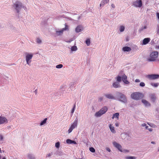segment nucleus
Returning <instances> with one entry per match:
<instances>
[{"mask_svg":"<svg viewBox=\"0 0 159 159\" xmlns=\"http://www.w3.org/2000/svg\"><path fill=\"white\" fill-rule=\"evenodd\" d=\"M158 52L157 51H153L150 54L149 57L147 58V60L148 61H154L158 57Z\"/></svg>","mask_w":159,"mask_h":159,"instance_id":"1","label":"nucleus"},{"mask_svg":"<svg viewBox=\"0 0 159 159\" xmlns=\"http://www.w3.org/2000/svg\"><path fill=\"white\" fill-rule=\"evenodd\" d=\"M143 97V94L139 92H134L131 95V97L132 99L135 100H138Z\"/></svg>","mask_w":159,"mask_h":159,"instance_id":"2","label":"nucleus"},{"mask_svg":"<svg viewBox=\"0 0 159 159\" xmlns=\"http://www.w3.org/2000/svg\"><path fill=\"white\" fill-rule=\"evenodd\" d=\"M108 110L107 107L105 106L101 109L99 111L96 112L95 114V116L98 117L105 113Z\"/></svg>","mask_w":159,"mask_h":159,"instance_id":"3","label":"nucleus"},{"mask_svg":"<svg viewBox=\"0 0 159 159\" xmlns=\"http://www.w3.org/2000/svg\"><path fill=\"white\" fill-rule=\"evenodd\" d=\"M118 99L120 101L124 103L127 102L126 97L125 94L120 93H118Z\"/></svg>","mask_w":159,"mask_h":159,"instance_id":"4","label":"nucleus"},{"mask_svg":"<svg viewBox=\"0 0 159 159\" xmlns=\"http://www.w3.org/2000/svg\"><path fill=\"white\" fill-rule=\"evenodd\" d=\"M147 77L150 80H155L159 78V75L157 74H151L147 75Z\"/></svg>","mask_w":159,"mask_h":159,"instance_id":"5","label":"nucleus"},{"mask_svg":"<svg viewBox=\"0 0 159 159\" xmlns=\"http://www.w3.org/2000/svg\"><path fill=\"white\" fill-rule=\"evenodd\" d=\"M15 6V9L16 10L17 13L19 12L20 8L22 6V3L19 2L17 1L14 4Z\"/></svg>","mask_w":159,"mask_h":159,"instance_id":"6","label":"nucleus"},{"mask_svg":"<svg viewBox=\"0 0 159 159\" xmlns=\"http://www.w3.org/2000/svg\"><path fill=\"white\" fill-rule=\"evenodd\" d=\"M33 57V55L32 54H27L26 56V60L27 63L29 65H30V64L31 62L30 60Z\"/></svg>","mask_w":159,"mask_h":159,"instance_id":"7","label":"nucleus"},{"mask_svg":"<svg viewBox=\"0 0 159 159\" xmlns=\"http://www.w3.org/2000/svg\"><path fill=\"white\" fill-rule=\"evenodd\" d=\"M133 5L135 7H140L142 6L141 0H136L133 2Z\"/></svg>","mask_w":159,"mask_h":159,"instance_id":"8","label":"nucleus"},{"mask_svg":"<svg viewBox=\"0 0 159 159\" xmlns=\"http://www.w3.org/2000/svg\"><path fill=\"white\" fill-rule=\"evenodd\" d=\"M113 144L114 147L117 148L120 151H121L122 148L121 145L116 142L113 143Z\"/></svg>","mask_w":159,"mask_h":159,"instance_id":"9","label":"nucleus"},{"mask_svg":"<svg viewBox=\"0 0 159 159\" xmlns=\"http://www.w3.org/2000/svg\"><path fill=\"white\" fill-rule=\"evenodd\" d=\"M7 119L5 117L0 116V124H2L5 123H7Z\"/></svg>","mask_w":159,"mask_h":159,"instance_id":"10","label":"nucleus"},{"mask_svg":"<svg viewBox=\"0 0 159 159\" xmlns=\"http://www.w3.org/2000/svg\"><path fill=\"white\" fill-rule=\"evenodd\" d=\"M122 81L125 84H129V82L127 80V77L125 74L122 75Z\"/></svg>","mask_w":159,"mask_h":159,"instance_id":"11","label":"nucleus"},{"mask_svg":"<svg viewBox=\"0 0 159 159\" xmlns=\"http://www.w3.org/2000/svg\"><path fill=\"white\" fill-rule=\"evenodd\" d=\"M83 30V27L81 25H79L76 28L75 30L77 33H79L82 31Z\"/></svg>","mask_w":159,"mask_h":159,"instance_id":"12","label":"nucleus"},{"mask_svg":"<svg viewBox=\"0 0 159 159\" xmlns=\"http://www.w3.org/2000/svg\"><path fill=\"white\" fill-rule=\"evenodd\" d=\"M150 38H146L143 39V44L145 45L148 43L150 41Z\"/></svg>","mask_w":159,"mask_h":159,"instance_id":"13","label":"nucleus"},{"mask_svg":"<svg viewBox=\"0 0 159 159\" xmlns=\"http://www.w3.org/2000/svg\"><path fill=\"white\" fill-rule=\"evenodd\" d=\"M105 96L107 98L110 99H115V97L112 95L111 94H106L105 95Z\"/></svg>","mask_w":159,"mask_h":159,"instance_id":"14","label":"nucleus"},{"mask_svg":"<svg viewBox=\"0 0 159 159\" xmlns=\"http://www.w3.org/2000/svg\"><path fill=\"white\" fill-rule=\"evenodd\" d=\"M66 143L67 144H76V143L75 141L74 140H71L70 139H68L66 140Z\"/></svg>","mask_w":159,"mask_h":159,"instance_id":"15","label":"nucleus"},{"mask_svg":"<svg viewBox=\"0 0 159 159\" xmlns=\"http://www.w3.org/2000/svg\"><path fill=\"white\" fill-rule=\"evenodd\" d=\"M109 1V0H103L100 4V7L103 6L104 5L108 3Z\"/></svg>","mask_w":159,"mask_h":159,"instance_id":"16","label":"nucleus"},{"mask_svg":"<svg viewBox=\"0 0 159 159\" xmlns=\"http://www.w3.org/2000/svg\"><path fill=\"white\" fill-rule=\"evenodd\" d=\"M77 121H74V122L71 125L69 129H73L75 128L77 125Z\"/></svg>","mask_w":159,"mask_h":159,"instance_id":"17","label":"nucleus"},{"mask_svg":"<svg viewBox=\"0 0 159 159\" xmlns=\"http://www.w3.org/2000/svg\"><path fill=\"white\" fill-rule=\"evenodd\" d=\"M122 49L123 50L124 52H129L131 51V49L130 48L127 46L124 47Z\"/></svg>","mask_w":159,"mask_h":159,"instance_id":"18","label":"nucleus"},{"mask_svg":"<svg viewBox=\"0 0 159 159\" xmlns=\"http://www.w3.org/2000/svg\"><path fill=\"white\" fill-rule=\"evenodd\" d=\"M142 102L146 106H150V103L144 99H143L142 101Z\"/></svg>","mask_w":159,"mask_h":159,"instance_id":"19","label":"nucleus"},{"mask_svg":"<svg viewBox=\"0 0 159 159\" xmlns=\"http://www.w3.org/2000/svg\"><path fill=\"white\" fill-rule=\"evenodd\" d=\"M150 97L152 101L154 102L156 99V98L155 95L152 94L150 95Z\"/></svg>","mask_w":159,"mask_h":159,"instance_id":"20","label":"nucleus"},{"mask_svg":"<svg viewBox=\"0 0 159 159\" xmlns=\"http://www.w3.org/2000/svg\"><path fill=\"white\" fill-rule=\"evenodd\" d=\"M119 113H116L114 114L112 117V118L113 119L114 118H117L118 120L119 119Z\"/></svg>","mask_w":159,"mask_h":159,"instance_id":"21","label":"nucleus"},{"mask_svg":"<svg viewBox=\"0 0 159 159\" xmlns=\"http://www.w3.org/2000/svg\"><path fill=\"white\" fill-rule=\"evenodd\" d=\"M56 155L58 156H61L63 155V152L61 151L57 150L55 153Z\"/></svg>","mask_w":159,"mask_h":159,"instance_id":"22","label":"nucleus"},{"mask_svg":"<svg viewBox=\"0 0 159 159\" xmlns=\"http://www.w3.org/2000/svg\"><path fill=\"white\" fill-rule=\"evenodd\" d=\"M113 86L114 88H117L120 87L119 84L117 82H114L113 84Z\"/></svg>","mask_w":159,"mask_h":159,"instance_id":"23","label":"nucleus"},{"mask_svg":"<svg viewBox=\"0 0 159 159\" xmlns=\"http://www.w3.org/2000/svg\"><path fill=\"white\" fill-rule=\"evenodd\" d=\"M47 119L46 118L44 119L43 120L41 121L40 123V125L41 126L44 125L46 123V121L47 120Z\"/></svg>","mask_w":159,"mask_h":159,"instance_id":"24","label":"nucleus"},{"mask_svg":"<svg viewBox=\"0 0 159 159\" xmlns=\"http://www.w3.org/2000/svg\"><path fill=\"white\" fill-rule=\"evenodd\" d=\"M63 32V30L62 29L61 30H60L59 31H57L56 32L57 35V36L61 35L62 34Z\"/></svg>","mask_w":159,"mask_h":159,"instance_id":"25","label":"nucleus"},{"mask_svg":"<svg viewBox=\"0 0 159 159\" xmlns=\"http://www.w3.org/2000/svg\"><path fill=\"white\" fill-rule=\"evenodd\" d=\"M137 157L134 156H129L125 157V159H136Z\"/></svg>","mask_w":159,"mask_h":159,"instance_id":"26","label":"nucleus"},{"mask_svg":"<svg viewBox=\"0 0 159 159\" xmlns=\"http://www.w3.org/2000/svg\"><path fill=\"white\" fill-rule=\"evenodd\" d=\"M28 157L29 159H35V157L31 154H29L28 155Z\"/></svg>","mask_w":159,"mask_h":159,"instance_id":"27","label":"nucleus"},{"mask_svg":"<svg viewBox=\"0 0 159 159\" xmlns=\"http://www.w3.org/2000/svg\"><path fill=\"white\" fill-rule=\"evenodd\" d=\"M71 51H76L77 49V48L76 46H73L71 47Z\"/></svg>","mask_w":159,"mask_h":159,"instance_id":"28","label":"nucleus"},{"mask_svg":"<svg viewBox=\"0 0 159 159\" xmlns=\"http://www.w3.org/2000/svg\"><path fill=\"white\" fill-rule=\"evenodd\" d=\"M60 146V142H58L56 143L55 146L57 148H59Z\"/></svg>","mask_w":159,"mask_h":159,"instance_id":"29","label":"nucleus"},{"mask_svg":"<svg viewBox=\"0 0 159 159\" xmlns=\"http://www.w3.org/2000/svg\"><path fill=\"white\" fill-rule=\"evenodd\" d=\"M120 152H123V153H126L129 152V150H128L124 149H123V150L122 149Z\"/></svg>","mask_w":159,"mask_h":159,"instance_id":"30","label":"nucleus"},{"mask_svg":"<svg viewBox=\"0 0 159 159\" xmlns=\"http://www.w3.org/2000/svg\"><path fill=\"white\" fill-rule=\"evenodd\" d=\"M86 43L88 46H89L90 44V41L89 39H88L86 40Z\"/></svg>","mask_w":159,"mask_h":159,"instance_id":"31","label":"nucleus"},{"mask_svg":"<svg viewBox=\"0 0 159 159\" xmlns=\"http://www.w3.org/2000/svg\"><path fill=\"white\" fill-rule=\"evenodd\" d=\"M158 83H151V85H152L153 86H154L155 87H157L158 86Z\"/></svg>","mask_w":159,"mask_h":159,"instance_id":"32","label":"nucleus"},{"mask_svg":"<svg viewBox=\"0 0 159 159\" xmlns=\"http://www.w3.org/2000/svg\"><path fill=\"white\" fill-rule=\"evenodd\" d=\"M89 150L90 152H92L94 153L95 152V149L93 147H90L89 148Z\"/></svg>","mask_w":159,"mask_h":159,"instance_id":"33","label":"nucleus"},{"mask_svg":"<svg viewBox=\"0 0 159 159\" xmlns=\"http://www.w3.org/2000/svg\"><path fill=\"white\" fill-rule=\"evenodd\" d=\"M125 27L123 26H121L120 27V32H123L124 30Z\"/></svg>","mask_w":159,"mask_h":159,"instance_id":"34","label":"nucleus"},{"mask_svg":"<svg viewBox=\"0 0 159 159\" xmlns=\"http://www.w3.org/2000/svg\"><path fill=\"white\" fill-rule=\"evenodd\" d=\"M116 79L117 80V81L118 82H120L121 80V78L120 76H118L116 77Z\"/></svg>","mask_w":159,"mask_h":159,"instance_id":"35","label":"nucleus"},{"mask_svg":"<svg viewBox=\"0 0 159 159\" xmlns=\"http://www.w3.org/2000/svg\"><path fill=\"white\" fill-rule=\"evenodd\" d=\"M142 126L143 127L145 126L146 129H150L149 128H148V126H147V125L145 123L143 124L142 125Z\"/></svg>","mask_w":159,"mask_h":159,"instance_id":"36","label":"nucleus"},{"mask_svg":"<svg viewBox=\"0 0 159 159\" xmlns=\"http://www.w3.org/2000/svg\"><path fill=\"white\" fill-rule=\"evenodd\" d=\"M63 66L62 64H60L56 66V67L57 68H61L63 67Z\"/></svg>","mask_w":159,"mask_h":159,"instance_id":"37","label":"nucleus"},{"mask_svg":"<svg viewBox=\"0 0 159 159\" xmlns=\"http://www.w3.org/2000/svg\"><path fill=\"white\" fill-rule=\"evenodd\" d=\"M65 28H63L62 29L63 30V31L64 30H67L68 29V26L66 25V24H65Z\"/></svg>","mask_w":159,"mask_h":159,"instance_id":"38","label":"nucleus"},{"mask_svg":"<svg viewBox=\"0 0 159 159\" xmlns=\"http://www.w3.org/2000/svg\"><path fill=\"white\" fill-rule=\"evenodd\" d=\"M145 85V84L144 82H141L140 83V86L141 87H144Z\"/></svg>","mask_w":159,"mask_h":159,"instance_id":"39","label":"nucleus"},{"mask_svg":"<svg viewBox=\"0 0 159 159\" xmlns=\"http://www.w3.org/2000/svg\"><path fill=\"white\" fill-rule=\"evenodd\" d=\"M75 104L74 105V106L73 109H72V110H71V113L72 114H73L74 113V111H75Z\"/></svg>","mask_w":159,"mask_h":159,"instance_id":"40","label":"nucleus"},{"mask_svg":"<svg viewBox=\"0 0 159 159\" xmlns=\"http://www.w3.org/2000/svg\"><path fill=\"white\" fill-rule=\"evenodd\" d=\"M37 42L38 43H40L41 42V40L39 38H37Z\"/></svg>","mask_w":159,"mask_h":159,"instance_id":"41","label":"nucleus"},{"mask_svg":"<svg viewBox=\"0 0 159 159\" xmlns=\"http://www.w3.org/2000/svg\"><path fill=\"white\" fill-rule=\"evenodd\" d=\"M3 136L1 135L0 134V141H2L3 140Z\"/></svg>","mask_w":159,"mask_h":159,"instance_id":"42","label":"nucleus"},{"mask_svg":"<svg viewBox=\"0 0 159 159\" xmlns=\"http://www.w3.org/2000/svg\"><path fill=\"white\" fill-rule=\"evenodd\" d=\"M109 127L110 129H114V127L112 126V125L111 124L109 125Z\"/></svg>","mask_w":159,"mask_h":159,"instance_id":"43","label":"nucleus"},{"mask_svg":"<svg viewBox=\"0 0 159 159\" xmlns=\"http://www.w3.org/2000/svg\"><path fill=\"white\" fill-rule=\"evenodd\" d=\"M52 152L51 153H49L47 155V157H50L52 155Z\"/></svg>","mask_w":159,"mask_h":159,"instance_id":"44","label":"nucleus"},{"mask_svg":"<svg viewBox=\"0 0 159 159\" xmlns=\"http://www.w3.org/2000/svg\"><path fill=\"white\" fill-rule=\"evenodd\" d=\"M106 149L107 151L109 152H110L111 151V149L109 148L106 147Z\"/></svg>","mask_w":159,"mask_h":159,"instance_id":"45","label":"nucleus"},{"mask_svg":"<svg viewBox=\"0 0 159 159\" xmlns=\"http://www.w3.org/2000/svg\"><path fill=\"white\" fill-rule=\"evenodd\" d=\"M113 133H116V131L115 130H110Z\"/></svg>","mask_w":159,"mask_h":159,"instance_id":"46","label":"nucleus"},{"mask_svg":"<svg viewBox=\"0 0 159 159\" xmlns=\"http://www.w3.org/2000/svg\"><path fill=\"white\" fill-rule=\"evenodd\" d=\"M135 81L136 82H140V80L139 79H137L135 80Z\"/></svg>","mask_w":159,"mask_h":159,"instance_id":"47","label":"nucleus"},{"mask_svg":"<svg viewBox=\"0 0 159 159\" xmlns=\"http://www.w3.org/2000/svg\"><path fill=\"white\" fill-rule=\"evenodd\" d=\"M157 17L158 18V19L159 20V13H157Z\"/></svg>","mask_w":159,"mask_h":159,"instance_id":"48","label":"nucleus"},{"mask_svg":"<svg viewBox=\"0 0 159 159\" xmlns=\"http://www.w3.org/2000/svg\"><path fill=\"white\" fill-rule=\"evenodd\" d=\"M103 99V98L102 97H100L99 98V101L101 102V101Z\"/></svg>","mask_w":159,"mask_h":159,"instance_id":"49","label":"nucleus"},{"mask_svg":"<svg viewBox=\"0 0 159 159\" xmlns=\"http://www.w3.org/2000/svg\"><path fill=\"white\" fill-rule=\"evenodd\" d=\"M73 130H68V133H71Z\"/></svg>","mask_w":159,"mask_h":159,"instance_id":"50","label":"nucleus"},{"mask_svg":"<svg viewBox=\"0 0 159 159\" xmlns=\"http://www.w3.org/2000/svg\"><path fill=\"white\" fill-rule=\"evenodd\" d=\"M111 6L112 7H113V8H115V5L113 4H111Z\"/></svg>","mask_w":159,"mask_h":159,"instance_id":"51","label":"nucleus"},{"mask_svg":"<svg viewBox=\"0 0 159 159\" xmlns=\"http://www.w3.org/2000/svg\"><path fill=\"white\" fill-rule=\"evenodd\" d=\"M35 94H37V90L36 89L34 91Z\"/></svg>","mask_w":159,"mask_h":159,"instance_id":"52","label":"nucleus"},{"mask_svg":"<svg viewBox=\"0 0 159 159\" xmlns=\"http://www.w3.org/2000/svg\"><path fill=\"white\" fill-rule=\"evenodd\" d=\"M148 124L150 126H151V127H153V126H154V125L153 124H152L151 125H150L149 124V123H148Z\"/></svg>","mask_w":159,"mask_h":159,"instance_id":"53","label":"nucleus"},{"mask_svg":"<svg viewBox=\"0 0 159 159\" xmlns=\"http://www.w3.org/2000/svg\"><path fill=\"white\" fill-rule=\"evenodd\" d=\"M115 125H116V126H119V124L118 123H116V124H115Z\"/></svg>","mask_w":159,"mask_h":159,"instance_id":"54","label":"nucleus"},{"mask_svg":"<svg viewBox=\"0 0 159 159\" xmlns=\"http://www.w3.org/2000/svg\"><path fill=\"white\" fill-rule=\"evenodd\" d=\"M151 143L154 144H156L155 142L154 141H152Z\"/></svg>","mask_w":159,"mask_h":159,"instance_id":"55","label":"nucleus"},{"mask_svg":"<svg viewBox=\"0 0 159 159\" xmlns=\"http://www.w3.org/2000/svg\"><path fill=\"white\" fill-rule=\"evenodd\" d=\"M156 48L159 49V45L157 46Z\"/></svg>","mask_w":159,"mask_h":159,"instance_id":"56","label":"nucleus"},{"mask_svg":"<svg viewBox=\"0 0 159 159\" xmlns=\"http://www.w3.org/2000/svg\"><path fill=\"white\" fill-rule=\"evenodd\" d=\"M158 30L157 33H158L159 32V27H158Z\"/></svg>","mask_w":159,"mask_h":159,"instance_id":"57","label":"nucleus"},{"mask_svg":"<svg viewBox=\"0 0 159 159\" xmlns=\"http://www.w3.org/2000/svg\"><path fill=\"white\" fill-rule=\"evenodd\" d=\"M2 159H6V158L5 157H4L2 158Z\"/></svg>","mask_w":159,"mask_h":159,"instance_id":"58","label":"nucleus"},{"mask_svg":"<svg viewBox=\"0 0 159 159\" xmlns=\"http://www.w3.org/2000/svg\"><path fill=\"white\" fill-rule=\"evenodd\" d=\"M149 130V131H150V132H151V131H152V130Z\"/></svg>","mask_w":159,"mask_h":159,"instance_id":"59","label":"nucleus"},{"mask_svg":"<svg viewBox=\"0 0 159 159\" xmlns=\"http://www.w3.org/2000/svg\"><path fill=\"white\" fill-rule=\"evenodd\" d=\"M1 152H2V151H1V148H0V152H1Z\"/></svg>","mask_w":159,"mask_h":159,"instance_id":"60","label":"nucleus"},{"mask_svg":"<svg viewBox=\"0 0 159 159\" xmlns=\"http://www.w3.org/2000/svg\"><path fill=\"white\" fill-rule=\"evenodd\" d=\"M146 28V26H145L144 27V29H145Z\"/></svg>","mask_w":159,"mask_h":159,"instance_id":"61","label":"nucleus"},{"mask_svg":"<svg viewBox=\"0 0 159 159\" xmlns=\"http://www.w3.org/2000/svg\"><path fill=\"white\" fill-rule=\"evenodd\" d=\"M1 155L0 154V159H1Z\"/></svg>","mask_w":159,"mask_h":159,"instance_id":"62","label":"nucleus"},{"mask_svg":"<svg viewBox=\"0 0 159 159\" xmlns=\"http://www.w3.org/2000/svg\"><path fill=\"white\" fill-rule=\"evenodd\" d=\"M158 151L159 152V148L158 149Z\"/></svg>","mask_w":159,"mask_h":159,"instance_id":"63","label":"nucleus"}]
</instances>
